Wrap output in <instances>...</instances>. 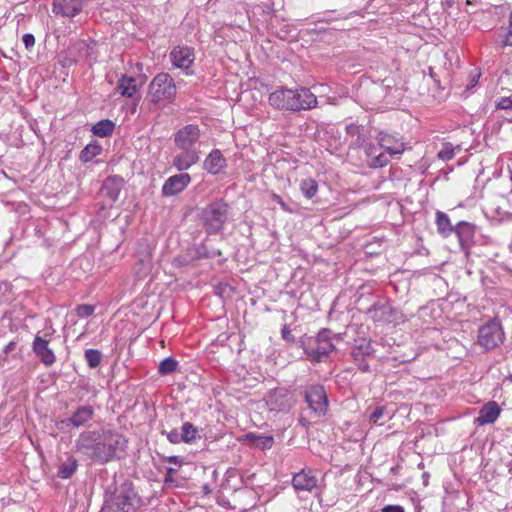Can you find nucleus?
Segmentation results:
<instances>
[{"instance_id":"obj_1","label":"nucleus","mask_w":512,"mask_h":512,"mask_svg":"<svg viewBox=\"0 0 512 512\" xmlns=\"http://www.w3.org/2000/svg\"><path fill=\"white\" fill-rule=\"evenodd\" d=\"M78 452L93 461L107 463L120 458L127 448V439L117 431H84L76 439Z\"/></svg>"},{"instance_id":"obj_2","label":"nucleus","mask_w":512,"mask_h":512,"mask_svg":"<svg viewBox=\"0 0 512 512\" xmlns=\"http://www.w3.org/2000/svg\"><path fill=\"white\" fill-rule=\"evenodd\" d=\"M342 339L341 333H334L329 328H322L315 337H309L302 341V348L310 362L321 363L326 361L336 350L335 342Z\"/></svg>"},{"instance_id":"obj_3","label":"nucleus","mask_w":512,"mask_h":512,"mask_svg":"<svg viewBox=\"0 0 512 512\" xmlns=\"http://www.w3.org/2000/svg\"><path fill=\"white\" fill-rule=\"evenodd\" d=\"M137 494L130 484H123L107 495L101 512H135Z\"/></svg>"},{"instance_id":"obj_4","label":"nucleus","mask_w":512,"mask_h":512,"mask_svg":"<svg viewBox=\"0 0 512 512\" xmlns=\"http://www.w3.org/2000/svg\"><path fill=\"white\" fill-rule=\"evenodd\" d=\"M176 85L173 78L167 73L156 75L149 84L148 97L154 104L160 102L170 103L176 96Z\"/></svg>"},{"instance_id":"obj_5","label":"nucleus","mask_w":512,"mask_h":512,"mask_svg":"<svg viewBox=\"0 0 512 512\" xmlns=\"http://www.w3.org/2000/svg\"><path fill=\"white\" fill-rule=\"evenodd\" d=\"M505 340L503 327L498 319H491L478 329L477 345L485 352L499 347Z\"/></svg>"},{"instance_id":"obj_6","label":"nucleus","mask_w":512,"mask_h":512,"mask_svg":"<svg viewBox=\"0 0 512 512\" xmlns=\"http://www.w3.org/2000/svg\"><path fill=\"white\" fill-rule=\"evenodd\" d=\"M228 216V205L223 200H218L203 209L201 218L207 233L219 232Z\"/></svg>"},{"instance_id":"obj_7","label":"nucleus","mask_w":512,"mask_h":512,"mask_svg":"<svg viewBox=\"0 0 512 512\" xmlns=\"http://www.w3.org/2000/svg\"><path fill=\"white\" fill-rule=\"evenodd\" d=\"M305 401L311 412L318 417L325 416L328 411V397L324 386L311 384L305 387Z\"/></svg>"},{"instance_id":"obj_8","label":"nucleus","mask_w":512,"mask_h":512,"mask_svg":"<svg viewBox=\"0 0 512 512\" xmlns=\"http://www.w3.org/2000/svg\"><path fill=\"white\" fill-rule=\"evenodd\" d=\"M95 414L94 407L86 404L76 408L68 418L57 421L56 425L60 430H66L70 427L80 428L85 426Z\"/></svg>"},{"instance_id":"obj_9","label":"nucleus","mask_w":512,"mask_h":512,"mask_svg":"<svg viewBox=\"0 0 512 512\" xmlns=\"http://www.w3.org/2000/svg\"><path fill=\"white\" fill-rule=\"evenodd\" d=\"M374 353L371 342L366 339L356 341L351 349V357L361 372H369L370 366L367 359Z\"/></svg>"},{"instance_id":"obj_10","label":"nucleus","mask_w":512,"mask_h":512,"mask_svg":"<svg viewBox=\"0 0 512 512\" xmlns=\"http://www.w3.org/2000/svg\"><path fill=\"white\" fill-rule=\"evenodd\" d=\"M200 138V130L197 125L189 124L178 130L175 134V145L181 150L193 149Z\"/></svg>"},{"instance_id":"obj_11","label":"nucleus","mask_w":512,"mask_h":512,"mask_svg":"<svg viewBox=\"0 0 512 512\" xmlns=\"http://www.w3.org/2000/svg\"><path fill=\"white\" fill-rule=\"evenodd\" d=\"M266 403L271 411H288L294 405L292 395L286 389L269 392Z\"/></svg>"},{"instance_id":"obj_12","label":"nucleus","mask_w":512,"mask_h":512,"mask_svg":"<svg viewBox=\"0 0 512 512\" xmlns=\"http://www.w3.org/2000/svg\"><path fill=\"white\" fill-rule=\"evenodd\" d=\"M475 225L469 222L460 221L456 224L455 232L461 249L464 251L466 255H469L470 249L474 244L475 238Z\"/></svg>"},{"instance_id":"obj_13","label":"nucleus","mask_w":512,"mask_h":512,"mask_svg":"<svg viewBox=\"0 0 512 512\" xmlns=\"http://www.w3.org/2000/svg\"><path fill=\"white\" fill-rule=\"evenodd\" d=\"M170 59L175 67L188 70L195 60L194 50L188 46L178 45L171 50Z\"/></svg>"},{"instance_id":"obj_14","label":"nucleus","mask_w":512,"mask_h":512,"mask_svg":"<svg viewBox=\"0 0 512 512\" xmlns=\"http://www.w3.org/2000/svg\"><path fill=\"white\" fill-rule=\"evenodd\" d=\"M191 182V176L188 173L173 175L165 180L162 186V195L169 197L182 192Z\"/></svg>"},{"instance_id":"obj_15","label":"nucleus","mask_w":512,"mask_h":512,"mask_svg":"<svg viewBox=\"0 0 512 512\" xmlns=\"http://www.w3.org/2000/svg\"><path fill=\"white\" fill-rule=\"evenodd\" d=\"M32 351L47 367L52 366L56 362V356L49 347V341L37 334L32 342Z\"/></svg>"},{"instance_id":"obj_16","label":"nucleus","mask_w":512,"mask_h":512,"mask_svg":"<svg viewBox=\"0 0 512 512\" xmlns=\"http://www.w3.org/2000/svg\"><path fill=\"white\" fill-rule=\"evenodd\" d=\"M83 9V0H54L52 12L61 17L72 18Z\"/></svg>"},{"instance_id":"obj_17","label":"nucleus","mask_w":512,"mask_h":512,"mask_svg":"<svg viewBox=\"0 0 512 512\" xmlns=\"http://www.w3.org/2000/svg\"><path fill=\"white\" fill-rule=\"evenodd\" d=\"M318 480L310 468H304L295 473L292 478V486L296 491L311 492L317 487Z\"/></svg>"},{"instance_id":"obj_18","label":"nucleus","mask_w":512,"mask_h":512,"mask_svg":"<svg viewBox=\"0 0 512 512\" xmlns=\"http://www.w3.org/2000/svg\"><path fill=\"white\" fill-rule=\"evenodd\" d=\"M293 97V89H279L269 95V103L277 109L292 111L293 107H297Z\"/></svg>"},{"instance_id":"obj_19","label":"nucleus","mask_w":512,"mask_h":512,"mask_svg":"<svg viewBox=\"0 0 512 512\" xmlns=\"http://www.w3.org/2000/svg\"><path fill=\"white\" fill-rule=\"evenodd\" d=\"M501 409L497 402L489 401L484 404L475 418V423L480 426L494 423L500 416Z\"/></svg>"},{"instance_id":"obj_20","label":"nucleus","mask_w":512,"mask_h":512,"mask_svg":"<svg viewBox=\"0 0 512 512\" xmlns=\"http://www.w3.org/2000/svg\"><path fill=\"white\" fill-rule=\"evenodd\" d=\"M226 166V158L219 149H213L203 162V168L212 175L220 174Z\"/></svg>"},{"instance_id":"obj_21","label":"nucleus","mask_w":512,"mask_h":512,"mask_svg":"<svg viewBox=\"0 0 512 512\" xmlns=\"http://www.w3.org/2000/svg\"><path fill=\"white\" fill-rule=\"evenodd\" d=\"M297 107H293L292 111L310 110L317 105V97L310 91V89L302 87L293 90Z\"/></svg>"},{"instance_id":"obj_22","label":"nucleus","mask_w":512,"mask_h":512,"mask_svg":"<svg viewBox=\"0 0 512 512\" xmlns=\"http://www.w3.org/2000/svg\"><path fill=\"white\" fill-rule=\"evenodd\" d=\"M377 140L383 149L386 150V152L389 155H401L405 150V145L402 141L397 139L395 136L390 135L385 132H379L377 135Z\"/></svg>"},{"instance_id":"obj_23","label":"nucleus","mask_w":512,"mask_h":512,"mask_svg":"<svg viewBox=\"0 0 512 512\" xmlns=\"http://www.w3.org/2000/svg\"><path fill=\"white\" fill-rule=\"evenodd\" d=\"M199 152L196 149H187L173 158L172 165L178 171H185L199 161Z\"/></svg>"},{"instance_id":"obj_24","label":"nucleus","mask_w":512,"mask_h":512,"mask_svg":"<svg viewBox=\"0 0 512 512\" xmlns=\"http://www.w3.org/2000/svg\"><path fill=\"white\" fill-rule=\"evenodd\" d=\"M124 180L120 176H110L106 178L102 185V194L110 199L111 202H116L119 198L120 192L123 188Z\"/></svg>"},{"instance_id":"obj_25","label":"nucleus","mask_w":512,"mask_h":512,"mask_svg":"<svg viewBox=\"0 0 512 512\" xmlns=\"http://www.w3.org/2000/svg\"><path fill=\"white\" fill-rule=\"evenodd\" d=\"M346 133L351 137V147L360 148L365 144L367 138L363 126L351 123L346 126Z\"/></svg>"},{"instance_id":"obj_26","label":"nucleus","mask_w":512,"mask_h":512,"mask_svg":"<svg viewBox=\"0 0 512 512\" xmlns=\"http://www.w3.org/2000/svg\"><path fill=\"white\" fill-rule=\"evenodd\" d=\"M117 89L122 96L133 97L137 92L136 79L127 75H122L118 81Z\"/></svg>"},{"instance_id":"obj_27","label":"nucleus","mask_w":512,"mask_h":512,"mask_svg":"<svg viewBox=\"0 0 512 512\" xmlns=\"http://www.w3.org/2000/svg\"><path fill=\"white\" fill-rule=\"evenodd\" d=\"M436 225L438 232L444 237L451 235L455 229V226L451 224L448 215L441 211L436 213Z\"/></svg>"},{"instance_id":"obj_28","label":"nucleus","mask_w":512,"mask_h":512,"mask_svg":"<svg viewBox=\"0 0 512 512\" xmlns=\"http://www.w3.org/2000/svg\"><path fill=\"white\" fill-rule=\"evenodd\" d=\"M114 129H115V124L109 119H104V120L97 122L92 127V132L94 135H96L98 137H107L113 133Z\"/></svg>"},{"instance_id":"obj_29","label":"nucleus","mask_w":512,"mask_h":512,"mask_svg":"<svg viewBox=\"0 0 512 512\" xmlns=\"http://www.w3.org/2000/svg\"><path fill=\"white\" fill-rule=\"evenodd\" d=\"M102 151V147L97 142H91L80 152L79 159L83 163H88L98 156Z\"/></svg>"},{"instance_id":"obj_30","label":"nucleus","mask_w":512,"mask_h":512,"mask_svg":"<svg viewBox=\"0 0 512 512\" xmlns=\"http://www.w3.org/2000/svg\"><path fill=\"white\" fill-rule=\"evenodd\" d=\"M181 434L184 443H192L200 439L199 430L190 422H185L181 426Z\"/></svg>"},{"instance_id":"obj_31","label":"nucleus","mask_w":512,"mask_h":512,"mask_svg":"<svg viewBox=\"0 0 512 512\" xmlns=\"http://www.w3.org/2000/svg\"><path fill=\"white\" fill-rule=\"evenodd\" d=\"M300 190L306 199H312L318 192V183L312 178L300 182Z\"/></svg>"},{"instance_id":"obj_32","label":"nucleus","mask_w":512,"mask_h":512,"mask_svg":"<svg viewBox=\"0 0 512 512\" xmlns=\"http://www.w3.org/2000/svg\"><path fill=\"white\" fill-rule=\"evenodd\" d=\"M77 469V461L74 458H69L67 461L60 464L57 476L62 479L70 478Z\"/></svg>"},{"instance_id":"obj_33","label":"nucleus","mask_w":512,"mask_h":512,"mask_svg":"<svg viewBox=\"0 0 512 512\" xmlns=\"http://www.w3.org/2000/svg\"><path fill=\"white\" fill-rule=\"evenodd\" d=\"M178 362L173 357H168L162 360L159 364L158 371L161 375H169L176 371Z\"/></svg>"},{"instance_id":"obj_34","label":"nucleus","mask_w":512,"mask_h":512,"mask_svg":"<svg viewBox=\"0 0 512 512\" xmlns=\"http://www.w3.org/2000/svg\"><path fill=\"white\" fill-rule=\"evenodd\" d=\"M84 356L90 368L98 367L102 361V353L97 349L85 350Z\"/></svg>"},{"instance_id":"obj_35","label":"nucleus","mask_w":512,"mask_h":512,"mask_svg":"<svg viewBox=\"0 0 512 512\" xmlns=\"http://www.w3.org/2000/svg\"><path fill=\"white\" fill-rule=\"evenodd\" d=\"M497 42L502 46H512V27H502L497 34Z\"/></svg>"},{"instance_id":"obj_36","label":"nucleus","mask_w":512,"mask_h":512,"mask_svg":"<svg viewBox=\"0 0 512 512\" xmlns=\"http://www.w3.org/2000/svg\"><path fill=\"white\" fill-rule=\"evenodd\" d=\"M455 147L452 143L446 142L442 145V148L438 152V158L443 161H449L454 158L455 156Z\"/></svg>"},{"instance_id":"obj_37","label":"nucleus","mask_w":512,"mask_h":512,"mask_svg":"<svg viewBox=\"0 0 512 512\" xmlns=\"http://www.w3.org/2000/svg\"><path fill=\"white\" fill-rule=\"evenodd\" d=\"M95 311V307L90 304H80L76 307V315L80 318H86L91 316Z\"/></svg>"},{"instance_id":"obj_38","label":"nucleus","mask_w":512,"mask_h":512,"mask_svg":"<svg viewBox=\"0 0 512 512\" xmlns=\"http://www.w3.org/2000/svg\"><path fill=\"white\" fill-rule=\"evenodd\" d=\"M389 163V157L385 153H380L378 156H376L371 163V166L376 168H381L386 166Z\"/></svg>"},{"instance_id":"obj_39","label":"nucleus","mask_w":512,"mask_h":512,"mask_svg":"<svg viewBox=\"0 0 512 512\" xmlns=\"http://www.w3.org/2000/svg\"><path fill=\"white\" fill-rule=\"evenodd\" d=\"M496 108L501 110L512 109V97H501L496 102Z\"/></svg>"},{"instance_id":"obj_40","label":"nucleus","mask_w":512,"mask_h":512,"mask_svg":"<svg viewBox=\"0 0 512 512\" xmlns=\"http://www.w3.org/2000/svg\"><path fill=\"white\" fill-rule=\"evenodd\" d=\"M257 445L262 449L271 448L273 445V437L271 436H259L257 437Z\"/></svg>"},{"instance_id":"obj_41","label":"nucleus","mask_w":512,"mask_h":512,"mask_svg":"<svg viewBox=\"0 0 512 512\" xmlns=\"http://www.w3.org/2000/svg\"><path fill=\"white\" fill-rule=\"evenodd\" d=\"M167 438L173 444L183 442L181 431H178L177 429H173L170 432H168Z\"/></svg>"},{"instance_id":"obj_42","label":"nucleus","mask_w":512,"mask_h":512,"mask_svg":"<svg viewBox=\"0 0 512 512\" xmlns=\"http://www.w3.org/2000/svg\"><path fill=\"white\" fill-rule=\"evenodd\" d=\"M385 411L384 407H377L370 415V421L377 424L379 419L383 416Z\"/></svg>"},{"instance_id":"obj_43","label":"nucleus","mask_w":512,"mask_h":512,"mask_svg":"<svg viewBox=\"0 0 512 512\" xmlns=\"http://www.w3.org/2000/svg\"><path fill=\"white\" fill-rule=\"evenodd\" d=\"M272 200L280 205L281 209L285 212H292L288 204L277 194H272Z\"/></svg>"},{"instance_id":"obj_44","label":"nucleus","mask_w":512,"mask_h":512,"mask_svg":"<svg viewBox=\"0 0 512 512\" xmlns=\"http://www.w3.org/2000/svg\"><path fill=\"white\" fill-rule=\"evenodd\" d=\"M22 41L27 49H30L35 44V37L31 33H26L22 37Z\"/></svg>"},{"instance_id":"obj_45","label":"nucleus","mask_w":512,"mask_h":512,"mask_svg":"<svg viewBox=\"0 0 512 512\" xmlns=\"http://www.w3.org/2000/svg\"><path fill=\"white\" fill-rule=\"evenodd\" d=\"M480 76H481V73L479 71H477V70L472 71L470 74V83L467 86V88L470 89V88H473L474 86H476V84L479 81Z\"/></svg>"},{"instance_id":"obj_46","label":"nucleus","mask_w":512,"mask_h":512,"mask_svg":"<svg viewBox=\"0 0 512 512\" xmlns=\"http://www.w3.org/2000/svg\"><path fill=\"white\" fill-rule=\"evenodd\" d=\"M381 512H405V510L400 505H386L381 509Z\"/></svg>"},{"instance_id":"obj_47","label":"nucleus","mask_w":512,"mask_h":512,"mask_svg":"<svg viewBox=\"0 0 512 512\" xmlns=\"http://www.w3.org/2000/svg\"><path fill=\"white\" fill-rule=\"evenodd\" d=\"M16 345H17V343H16L15 341H11V342H9V343L5 346V348L3 349V352H4L5 354H8V353L12 352L13 350H15Z\"/></svg>"},{"instance_id":"obj_48","label":"nucleus","mask_w":512,"mask_h":512,"mask_svg":"<svg viewBox=\"0 0 512 512\" xmlns=\"http://www.w3.org/2000/svg\"><path fill=\"white\" fill-rule=\"evenodd\" d=\"M167 462H169L171 464H178V465H181V463H182L180 457L174 456V455L167 457Z\"/></svg>"},{"instance_id":"obj_49","label":"nucleus","mask_w":512,"mask_h":512,"mask_svg":"<svg viewBox=\"0 0 512 512\" xmlns=\"http://www.w3.org/2000/svg\"><path fill=\"white\" fill-rule=\"evenodd\" d=\"M424 485H428L429 474L427 472L422 475Z\"/></svg>"},{"instance_id":"obj_50","label":"nucleus","mask_w":512,"mask_h":512,"mask_svg":"<svg viewBox=\"0 0 512 512\" xmlns=\"http://www.w3.org/2000/svg\"><path fill=\"white\" fill-rule=\"evenodd\" d=\"M290 335V331L286 328L282 330V336L284 339H287V336Z\"/></svg>"},{"instance_id":"obj_51","label":"nucleus","mask_w":512,"mask_h":512,"mask_svg":"<svg viewBox=\"0 0 512 512\" xmlns=\"http://www.w3.org/2000/svg\"><path fill=\"white\" fill-rule=\"evenodd\" d=\"M444 4L447 6V7H452L453 4H454V1L453 0H445L444 1Z\"/></svg>"},{"instance_id":"obj_52","label":"nucleus","mask_w":512,"mask_h":512,"mask_svg":"<svg viewBox=\"0 0 512 512\" xmlns=\"http://www.w3.org/2000/svg\"><path fill=\"white\" fill-rule=\"evenodd\" d=\"M175 472H176V470H175L174 468H168V469H167V474H168V475L173 474V473H175Z\"/></svg>"},{"instance_id":"obj_53","label":"nucleus","mask_w":512,"mask_h":512,"mask_svg":"<svg viewBox=\"0 0 512 512\" xmlns=\"http://www.w3.org/2000/svg\"><path fill=\"white\" fill-rule=\"evenodd\" d=\"M508 26L512 27V12L509 15V25Z\"/></svg>"},{"instance_id":"obj_54","label":"nucleus","mask_w":512,"mask_h":512,"mask_svg":"<svg viewBox=\"0 0 512 512\" xmlns=\"http://www.w3.org/2000/svg\"><path fill=\"white\" fill-rule=\"evenodd\" d=\"M507 379L512 382V373L507 377Z\"/></svg>"},{"instance_id":"obj_55","label":"nucleus","mask_w":512,"mask_h":512,"mask_svg":"<svg viewBox=\"0 0 512 512\" xmlns=\"http://www.w3.org/2000/svg\"><path fill=\"white\" fill-rule=\"evenodd\" d=\"M204 490H205L206 492H209V489H208V487H207V486H205V487H204Z\"/></svg>"}]
</instances>
